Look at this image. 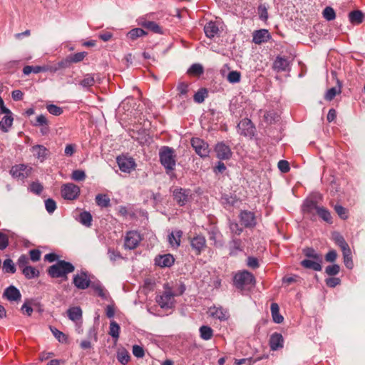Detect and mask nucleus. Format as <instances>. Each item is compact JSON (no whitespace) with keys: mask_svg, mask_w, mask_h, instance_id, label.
<instances>
[{"mask_svg":"<svg viewBox=\"0 0 365 365\" xmlns=\"http://www.w3.org/2000/svg\"><path fill=\"white\" fill-rule=\"evenodd\" d=\"M75 267L65 260H58L56 264L50 266L47 269L48 274L52 278L68 279V274L73 272Z\"/></svg>","mask_w":365,"mask_h":365,"instance_id":"obj_1","label":"nucleus"},{"mask_svg":"<svg viewBox=\"0 0 365 365\" xmlns=\"http://www.w3.org/2000/svg\"><path fill=\"white\" fill-rule=\"evenodd\" d=\"M159 158L167 174L169 175L175 169L177 159L173 148L168 146H163L159 151Z\"/></svg>","mask_w":365,"mask_h":365,"instance_id":"obj_2","label":"nucleus"},{"mask_svg":"<svg viewBox=\"0 0 365 365\" xmlns=\"http://www.w3.org/2000/svg\"><path fill=\"white\" fill-rule=\"evenodd\" d=\"M234 285L241 290L251 287L255 283V276L247 270L240 271L235 274L233 279Z\"/></svg>","mask_w":365,"mask_h":365,"instance_id":"obj_3","label":"nucleus"},{"mask_svg":"<svg viewBox=\"0 0 365 365\" xmlns=\"http://www.w3.org/2000/svg\"><path fill=\"white\" fill-rule=\"evenodd\" d=\"M174 297L171 288L165 285V291L162 294L157 296L156 302L162 309H171L175 305Z\"/></svg>","mask_w":365,"mask_h":365,"instance_id":"obj_4","label":"nucleus"},{"mask_svg":"<svg viewBox=\"0 0 365 365\" xmlns=\"http://www.w3.org/2000/svg\"><path fill=\"white\" fill-rule=\"evenodd\" d=\"M80 187L73 183H66L61 186V196L68 200L76 199L80 195Z\"/></svg>","mask_w":365,"mask_h":365,"instance_id":"obj_5","label":"nucleus"},{"mask_svg":"<svg viewBox=\"0 0 365 365\" xmlns=\"http://www.w3.org/2000/svg\"><path fill=\"white\" fill-rule=\"evenodd\" d=\"M31 171V167L25 164H19L12 166L10 170V173L14 178L18 180H24L30 176Z\"/></svg>","mask_w":365,"mask_h":365,"instance_id":"obj_6","label":"nucleus"},{"mask_svg":"<svg viewBox=\"0 0 365 365\" xmlns=\"http://www.w3.org/2000/svg\"><path fill=\"white\" fill-rule=\"evenodd\" d=\"M191 145L195 153L201 158H206L209 155V145L203 140L198 138H192L191 139Z\"/></svg>","mask_w":365,"mask_h":365,"instance_id":"obj_7","label":"nucleus"},{"mask_svg":"<svg viewBox=\"0 0 365 365\" xmlns=\"http://www.w3.org/2000/svg\"><path fill=\"white\" fill-rule=\"evenodd\" d=\"M173 196L178 205L184 206L191 196V191L190 189L176 187L173 191Z\"/></svg>","mask_w":365,"mask_h":365,"instance_id":"obj_8","label":"nucleus"},{"mask_svg":"<svg viewBox=\"0 0 365 365\" xmlns=\"http://www.w3.org/2000/svg\"><path fill=\"white\" fill-rule=\"evenodd\" d=\"M116 162L118 165L119 169L124 173H130L132 170H135L136 167L134 159L125 155H120L117 157Z\"/></svg>","mask_w":365,"mask_h":365,"instance_id":"obj_9","label":"nucleus"},{"mask_svg":"<svg viewBox=\"0 0 365 365\" xmlns=\"http://www.w3.org/2000/svg\"><path fill=\"white\" fill-rule=\"evenodd\" d=\"M238 133L244 136L252 138L255 135V128L248 118H244L237 125Z\"/></svg>","mask_w":365,"mask_h":365,"instance_id":"obj_10","label":"nucleus"},{"mask_svg":"<svg viewBox=\"0 0 365 365\" xmlns=\"http://www.w3.org/2000/svg\"><path fill=\"white\" fill-rule=\"evenodd\" d=\"M141 240L140 235L137 231H129L125 237L124 247L128 250H133L138 247Z\"/></svg>","mask_w":365,"mask_h":365,"instance_id":"obj_11","label":"nucleus"},{"mask_svg":"<svg viewBox=\"0 0 365 365\" xmlns=\"http://www.w3.org/2000/svg\"><path fill=\"white\" fill-rule=\"evenodd\" d=\"M217 158L221 160H229L232 155L231 148L224 142H220L215 147Z\"/></svg>","mask_w":365,"mask_h":365,"instance_id":"obj_12","label":"nucleus"},{"mask_svg":"<svg viewBox=\"0 0 365 365\" xmlns=\"http://www.w3.org/2000/svg\"><path fill=\"white\" fill-rule=\"evenodd\" d=\"M190 246L196 255H200L206 248V239L202 235H196L190 239Z\"/></svg>","mask_w":365,"mask_h":365,"instance_id":"obj_13","label":"nucleus"},{"mask_svg":"<svg viewBox=\"0 0 365 365\" xmlns=\"http://www.w3.org/2000/svg\"><path fill=\"white\" fill-rule=\"evenodd\" d=\"M91 281L85 272L75 274L73 279V283L79 289H86L90 287Z\"/></svg>","mask_w":365,"mask_h":365,"instance_id":"obj_14","label":"nucleus"},{"mask_svg":"<svg viewBox=\"0 0 365 365\" xmlns=\"http://www.w3.org/2000/svg\"><path fill=\"white\" fill-rule=\"evenodd\" d=\"M31 151L35 158L43 163L49 156V150L43 145H35L31 147Z\"/></svg>","mask_w":365,"mask_h":365,"instance_id":"obj_15","label":"nucleus"},{"mask_svg":"<svg viewBox=\"0 0 365 365\" xmlns=\"http://www.w3.org/2000/svg\"><path fill=\"white\" fill-rule=\"evenodd\" d=\"M240 220L241 223L245 227H254L256 225V219L255 214L248 210H242L240 214Z\"/></svg>","mask_w":365,"mask_h":365,"instance_id":"obj_16","label":"nucleus"},{"mask_svg":"<svg viewBox=\"0 0 365 365\" xmlns=\"http://www.w3.org/2000/svg\"><path fill=\"white\" fill-rule=\"evenodd\" d=\"M220 24L217 21H210L204 26V32L205 36L209 38H214L220 36Z\"/></svg>","mask_w":365,"mask_h":365,"instance_id":"obj_17","label":"nucleus"},{"mask_svg":"<svg viewBox=\"0 0 365 365\" xmlns=\"http://www.w3.org/2000/svg\"><path fill=\"white\" fill-rule=\"evenodd\" d=\"M271 36L267 29H259L255 31L252 34V41L255 44H261L268 41Z\"/></svg>","mask_w":365,"mask_h":365,"instance_id":"obj_18","label":"nucleus"},{"mask_svg":"<svg viewBox=\"0 0 365 365\" xmlns=\"http://www.w3.org/2000/svg\"><path fill=\"white\" fill-rule=\"evenodd\" d=\"M269 344L272 351H277L284 346V339L281 334L274 332L269 338Z\"/></svg>","mask_w":365,"mask_h":365,"instance_id":"obj_19","label":"nucleus"},{"mask_svg":"<svg viewBox=\"0 0 365 365\" xmlns=\"http://www.w3.org/2000/svg\"><path fill=\"white\" fill-rule=\"evenodd\" d=\"M175 262L173 256L170 254L160 255L155 259V264L160 267H170Z\"/></svg>","mask_w":365,"mask_h":365,"instance_id":"obj_20","label":"nucleus"},{"mask_svg":"<svg viewBox=\"0 0 365 365\" xmlns=\"http://www.w3.org/2000/svg\"><path fill=\"white\" fill-rule=\"evenodd\" d=\"M4 296L9 301L18 302L21 300V294L19 290L13 285L7 287L4 292Z\"/></svg>","mask_w":365,"mask_h":365,"instance_id":"obj_21","label":"nucleus"},{"mask_svg":"<svg viewBox=\"0 0 365 365\" xmlns=\"http://www.w3.org/2000/svg\"><path fill=\"white\" fill-rule=\"evenodd\" d=\"M210 311L212 317L220 321H226L230 317L227 310L223 309L222 307H213L210 308Z\"/></svg>","mask_w":365,"mask_h":365,"instance_id":"obj_22","label":"nucleus"},{"mask_svg":"<svg viewBox=\"0 0 365 365\" xmlns=\"http://www.w3.org/2000/svg\"><path fill=\"white\" fill-rule=\"evenodd\" d=\"M322 258L319 259V260L305 259L301 262V265L307 269H310L314 271H321L322 269Z\"/></svg>","mask_w":365,"mask_h":365,"instance_id":"obj_23","label":"nucleus"},{"mask_svg":"<svg viewBox=\"0 0 365 365\" xmlns=\"http://www.w3.org/2000/svg\"><path fill=\"white\" fill-rule=\"evenodd\" d=\"M288 59L285 57L277 56L273 63V68L277 72L285 71L289 67Z\"/></svg>","mask_w":365,"mask_h":365,"instance_id":"obj_24","label":"nucleus"},{"mask_svg":"<svg viewBox=\"0 0 365 365\" xmlns=\"http://www.w3.org/2000/svg\"><path fill=\"white\" fill-rule=\"evenodd\" d=\"M138 25L155 34L163 33L160 26L155 21L148 20H140L138 21Z\"/></svg>","mask_w":365,"mask_h":365,"instance_id":"obj_25","label":"nucleus"},{"mask_svg":"<svg viewBox=\"0 0 365 365\" xmlns=\"http://www.w3.org/2000/svg\"><path fill=\"white\" fill-rule=\"evenodd\" d=\"M182 232L180 230L173 231L168 235V242L172 247L178 248L180 245Z\"/></svg>","mask_w":365,"mask_h":365,"instance_id":"obj_26","label":"nucleus"},{"mask_svg":"<svg viewBox=\"0 0 365 365\" xmlns=\"http://www.w3.org/2000/svg\"><path fill=\"white\" fill-rule=\"evenodd\" d=\"M332 238H333L334 242L336 243V245H338L341 248L342 252H344V251L347 252V250L350 249L349 245L345 241L344 237L339 232H334L332 234Z\"/></svg>","mask_w":365,"mask_h":365,"instance_id":"obj_27","label":"nucleus"},{"mask_svg":"<svg viewBox=\"0 0 365 365\" xmlns=\"http://www.w3.org/2000/svg\"><path fill=\"white\" fill-rule=\"evenodd\" d=\"M76 220L83 225L89 227L91 226L93 217L89 212L83 211L80 213L78 217L76 218Z\"/></svg>","mask_w":365,"mask_h":365,"instance_id":"obj_28","label":"nucleus"},{"mask_svg":"<svg viewBox=\"0 0 365 365\" xmlns=\"http://www.w3.org/2000/svg\"><path fill=\"white\" fill-rule=\"evenodd\" d=\"M319 207L315 201L307 200L303 204L302 210L304 213L312 215L314 211L317 212Z\"/></svg>","mask_w":365,"mask_h":365,"instance_id":"obj_29","label":"nucleus"},{"mask_svg":"<svg viewBox=\"0 0 365 365\" xmlns=\"http://www.w3.org/2000/svg\"><path fill=\"white\" fill-rule=\"evenodd\" d=\"M270 309H271V313H272V317L273 321L277 324L282 323L284 320V318L279 314V305L277 303H272Z\"/></svg>","mask_w":365,"mask_h":365,"instance_id":"obj_30","label":"nucleus"},{"mask_svg":"<svg viewBox=\"0 0 365 365\" xmlns=\"http://www.w3.org/2000/svg\"><path fill=\"white\" fill-rule=\"evenodd\" d=\"M68 318L73 321H78L82 318V310L79 307L69 308L67 311Z\"/></svg>","mask_w":365,"mask_h":365,"instance_id":"obj_31","label":"nucleus"},{"mask_svg":"<svg viewBox=\"0 0 365 365\" xmlns=\"http://www.w3.org/2000/svg\"><path fill=\"white\" fill-rule=\"evenodd\" d=\"M22 273L28 279L38 277L40 274L39 271L37 269L29 265L28 267H24V269H22Z\"/></svg>","mask_w":365,"mask_h":365,"instance_id":"obj_32","label":"nucleus"},{"mask_svg":"<svg viewBox=\"0 0 365 365\" xmlns=\"http://www.w3.org/2000/svg\"><path fill=\"white\" fill-rule=\"evenodd\" d=\"M364 15L359 10L351 11L349 14V19L351 24H359L363 21Z\"/></svg>","mask_w":365,"mask_h":365,"instance_id":"obj_33","label":"nucleus"},{"mask_svg":"<svg viewBox=\"0 0 365 365\" xmlns=\"http://www.w3.org/2000/svg\"><path fill=\"white\" fill-rule=\"evenodd\" d=\"M6 115L0 120V128L4 132H7L9 128L12 125L13 117L11 114H5Z\"/></svg>","mask_w":365,"mask_h":365,"instance_id":"obj_34","label":"nucleus"},{"mask_svg":"<svg viewBox=\"0 0 365 365\" xmlns=\"http://www.w3.org/2000/svg\"><path fill=\"white\" fill-rule=\"evenodd\" d=\"M147 34L143 29L141 28H135L131 29L129 32H128L126 36L128 39L131 41H135L138 38L141 37Z\"/></svg>","mask_w":365,"mask_h":365,"instance_id":"obj_35","label":"nucleus"},{"mask_svg":"<svg viewBox=\"0 0 365 365\" xmlns=\"http://www.w3.org/2000/svg\"><path fill=\"white\" fill-rule=\"evenodd\" d=\"M200 336L204 340H210L213 336V330L209 326L203 325L199 329Z\"/></svg>","mask_w":365,"mask_h":365,"instance_id":"obj_36","label":"nucleus"},{"mask_svg":"<svg viewBox=\"0 0 365 365\" xmlns=\"http://www.w3.org/2000/svg\"><path fill=\"white\" fill-rule=\"evenodd\" d=\"M95 200L96 203L101 207H108L110 205V200L107 195L98 194Z\"/></svg>","mask_w":365,"mask_h":365,"instance_id":"obj_37","label":"nucleus"},{"mask_svg":"<svg viewBox=\"0 0 365 365\" xmlns=\"http://www.w3.org/2000/svg\"><path fill=\"white\" fill-rule=\"evenodd\" d=\"M317 215L326 222L332 223V217L330 212L324 207H319L317 212Z\"/></svg>","mask_w":365,"mask_h":365,"instance_id":"obj_38","label":"nucleus"},{"mask_svg":"<svg viewBox=\"0 0 365 365\" xmlns=\"http://www.w3.org/2000/svg\"><path fill=\"white\" fill-rule=\"evenodd\" d=\"M120 326L115 321H111L109 327V334L115 340L119 338Z\"/></svg>","mask_w":365,"mask_h":365,"instance_id":"obj_39","label":"nucleus"},{"mask_svg":"<svg viewBox=\"0 0 365 365\" xmlns=\"http://www.w3.org/2000/svg\"><path fill=\"white\" fill-rule=\"evenodd\" d=\"M95 79L92 74H86L83 78L80 81L79 84L83 88H89L93 86Z\"/></svg>","mask_w":365,"mask_h":365,"instance_id":"obj_40","label":"nucleus"},{"mask_svg":"<svg viewBox=\"0 0 365 365\" xmlns=\"http://www.w3.org/2000/svg\"><path fill=\"white\" fill-rule=\"evenodd\" d=\"M304 255L309 258H311L312 259L315 260H319V259H322V255L320 254H318L313 248L312 247H307L304 249L303 250Z\"/></svg>","mask_w":365,"mask_h":365,"instance_id":"obj_41","label":"nucleus"},{"mask_svg":"<svg viewBox=\"0 0 365 365\" xmlns=\"http://www.w3.org/2000/svg\"><path fill=\"white\" fill-rule=\"evenodd\" d=\"M207 96V91L206 88L198 90L194 95V101L197 103H202L205 98Z\"/></svg>","mask_w":365,"mask_h":365,"instance_id":"obj_42","label":"nucleus"},{"mask_svg":"<svg viewBox=\"0 0 365 365\" xmlns=\"http://www.w3.org/2000/svg\"><path fill=\"white\" fill-rule=\"evenodd\" d=\"M204 69L201 64L194 63L187 71V73L193 76H200L203 73Z\"/></svg>","mask_w":365,"mask_h":365,"instance_id":"obj_43","label":"nucleus"},{"mask_svg":"<svg viewBox=\"0 0 365 365\" xmlns=\"http://www.w3.org/2000/svg\"><path fill=\"white\" fill-rule=\"evenodd\" d=\"M130 356L129 355V353L126 350H122L120 351H118L117 354V359L118 361L125 365L128 363L130 361Z\"/></svg>","mask_w":365,"mask_h":365,"instance_id":"obj_44","label":"nucleus"},{"mask_svg":"<svg viewBox=\"0 0 365 365\" xmlns=\"http://www.w3.org/2000/svg\"><path fill=\"white\" fill-rule=\"evenodd\" d=\"M3 270L6 273H15L16 267L11 259H6L4 261Z\"/></svg>","mask_w":365,"mask_h":365,"instance_id":"obj_45","label":"nucleus"},{"mask_svg":"<svg viewBox=\"0 0 365 365\" xmlns=\"http://www.w3.org/2000/svg\"><path fill=\"white\" fill-rule=\"evenodd\" d=\"M323 17L327 21H332L336 18V13L334 9L331 6H327L323 12Z\"/></svg>","mask_w":365,"mask_h":365,"instance_id":"obj_46","label":"nucleus"},{"mask_svg":"<svg viewBox=\"0 0 365 365\" xmlns=\"http://www.w3.org/2000/svg\"><path fill=\"white\" fill-rule=\"evenodd\" d=\"M342 253H343L344 262L345 266L348 269H351L353 267V261H352V257H351V250L350 249L348 250L347 252L344 251V252H342Z\"/></svg>","mask_w":365,"mask_h":365,"instance_id":"obj_47","label":"nucleus"},{"mask_svg":"<svg viewBox=\"0 0 365 365\" xmlns=\"http://www.w3.org/2000/svg\"><path fill=\"white\" fill-rule=\"evenodd\" d=\"M340 93H341V87L340 86L338 88H336V87L331 88L327 91V93L324 96V98L327 101H331V100H333L334 98V97L336 96V94Z\"/></svg>","mask_w":365,"mask_h":365,"instance_id":"obj_48","label":"nucleus"},{"mask_svg":"<svg viewBox=\"0 0 365 365\" xmlns=\"http://www.w3.org/2000/svg\"><path fill=\"white\" fill-rule=\"evenodd\" d=\"M227 81L231 83H236L240 81L241 74L239 71H232L227 75Z\"/></svg>","mask_w":365,"mask_h":365,"instance_id":"obj_49","label":"nucleus"},{"mask_svg":"<svg viewBox=\"0 0 365 365\" xmlns=\"http://www.w3.org/2000/svg\"><path fill=\"white\" fill-rule=\"evenodd\" d=\"M46 109L49 112V113L58 116L63 113L62 108L57 106L54 104H48L46 106Z\"/></svg>","mask_w":365,"mask_h":365,"instance_id":"obj_50","label":"nucleus"},{"mask_svg":"<svg viewBox=\"0 0 365 365\" xmlns=\"http://www.w3.org/2000/svg\"><path fill=\"white\" fill-rule=\"evenodd\" d=\"M49 123L48 119L44 115H39L36 118V120L32 123V125L35 127H42Z\"/></svg>","mask_w":365,"mask_h":365,"instance_id":"obj_51","label":"nucleus"},{"mask_svg":"<svg viewBox=\"0 0 365 365\" xmlns=\"http://www.w3.org/2000/svg\"><path fill=\"white\" fill-rule=\"evenodd\" d=\"M90 287L93 289L98 294L99 297L102 298L106 297V292L102 287V285L99 282H91Z\"/></svg>","mask_w":365,"mask_h":365,"instance_id":"obj_52","label":"nucleus"},{"mask_svg":"<svg viewBox=\"0 0 365 365\" xmlns=\"http://www.w3.org/2000/svg\"><path fill=\"white\" fill-rule=\"evenodd\" d=\"M86 56V52H79L68 56L67 60L70 63H78L83 61Z\"/></svg>","mask_w":365,"mask_h":365,"instance_id":"obj_53","label":"nucleus"},{"mask_svg":"<svg viewBox=\"0 0 365 365\" xmlns=\"http://www.w3.org/2000/svg\"><path fill=\"white\" fill-rule=\"evenodd\" d=\"M86 173L81 170H75L73 171L71 178L75 181H83L86 179Z\"/></svg>","mask_w":365,"mask_h":365,"instance_id":"obj_54","label":"nucleus"},{"mask_svg":"<svg viewBox=\"0 0 365 365\" xmlns=\"http://www.w3.org/2000/svg\"><path fill=\"white\" fill-rule=\"evenodd\" d=\"M339 271L340 267L336 264L327 266L325 269V272L329 276H335L339 274Z\"/></svg>","mask_w":365,"mask_h":365,"instance_id":"obj_55","label":"nucleus"},{"mask_svg":"<svg viewBox=\"0 0 365 365\" xmlns=\"http://www.w3.org/2000/svg\"><path fill=\"white\" fill-rule=\"evenodd\" d=\"M229 227L232 233L237 235H240L243 231L242 228L236 222H230Z\"/></svg>","mask_w":365,"mask_h":365,"instance_id":"obj_56","label":"nucleus"},{"mask_svg":"<svg viewBox=\"0 0 365 365\" xmlns=\"http://www.w3.org/2000/svg\"><path fill=\"white\" fill-rule=\"evenodd\" d=\"M108 255L110 260L113 262H115L116 260L122 258V256L119 252L110 248H109L108 250Z\"/></svg>","mask_w":365,"mask_h":365,"instance_id":"obj_57","label":"nucleus"},{"mask_svg":"<svg viewBox=\"0 0 365 365\" xmlns=\"http://www.w3.org/2000/svg\"><path fill=\"white\" fill-rule=\"evenodd\" d=\"M45 207L48 213H53L56 209V203L53 199L48 198L45 201Z\"/></svg>","mask_w":365,"mask_h":365,"instance_id":"obj_58","label":"nucleus"},{"mask_svg":"<svg viewBox=\"0 0 365 365\" xmlns=\"http://www.w3.org/2000/svg\"><path fill=\"white\" fill-rule=\"evenodd\" d=\"M29 264V259L25 255H21L17 261V264H18L19 267L21 269H23L24 267H28Z\"/></svg>","mask_w":365,"mask_h":365,"instance_id":"obj_59","label":"nucleus"},{"mask_svg":"<svg viewBox=\"0 0 365 365\" xmlns=\"http://www.w3.org/2000/svg\"><path fill=\"white\" fill-rule=\"evenodd\" d=\"M334 210L337 215L341 218V219H346L347 218V210L346 208H344L343 206L336 205L334 207Z\"/></svg>","mask_w":365,"mask_h":365,"instance_id":"obj_60","label":"nucleus"},{"mask_svg":"<svg viewBox=\"0 0 365 365\" xmlns=\"http://www.w3.org/2000/svg\"><path fill=\"white\" fill-rule=\"evenodd\" d=\"M9 245V237L8 236L0 232V250H5Z\"/></svg>","mask_w":365,"mask_h":365,"instance_id":"obj_61","label":"nucleus"},{"mask_svg":"<svg viewBox=\"0 0 365 365\" xmlns=\"http://www.w3.org/2000/svg\"><path fill=\"white\" fill-rule=\"evenodd\" d=\"M30 190L37 195H39L43 190V186L41 183L33 182L30 185Z\"/></svg>","mask_w":365,"mask_h":365,"instance_id":"obj_62","label":"nucleus"},{"mask_svg":"<svg viewBox=\"0 0 365 365\" xmlns=\"http://www.w3.org/2000/svg\"><path fill=\"white\" fill-rule=\"evenodd\" d=\"M247 265L252 269H257L259 264L257 258L254 257H248L247 259Z\"/></svg>","mask_w":365,"mask_h":365,"instance_id":"obj_63","label":"nucleus"},{"mask_svg":"<svg viewBox=\"0 0 365 365\" xmlns=\"http://www.w3.org/2000/svg\"><path fill=\"white\" fill-rule=\"evenodd\" d=\"M133 354L138 358H143L145 355L143 348L138 345H134L133 346Z\"/></svg>","mask_w":365,"mask_h":365,"instance_id":"obj_64","label":"nucleus"}]
</instances>
